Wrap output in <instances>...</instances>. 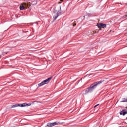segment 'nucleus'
Returning a JSON list of instances; mask_svg holds the SVG:
<instances>
[{
  "label": "nucleus",
  "mask_w": 127,
  "mask_h": 127,
  "mask_svg": "<svg viewBox=\"0 0 127 127\" xmlns=\"http://www.w3.org/2000/svg\"><path fill=\"white\" fill-rule=\"evenodd\" d=\"M31 6L30 3L26 4V3H23L20 6V10H23L25 8H29Z\"/></svg>",
  "instance_id": "nucleus-3"
},
{
  "label": "nucleus",
  "mask_w": 127,
  "mask_h": 127,
  "mask_svg": "<svg viewBox=\"0 0 127 127\" xmlns=\"http://www.w3.org/2000/svg\"><path fill=\"white\" fill-rule=\"evenodd\" d=\"M97 26L99 28H105L106 27L107 25L103 23L97 24Z\"/></svg>",
  "instance_id": "nucleus-6"
},
{
  "label": "nucleus",
  "mask_w": 127,
  "mask_h": 127,
  "mask_svg": "<svg viewBox=\"0 0 127 127\" xmlns=\"http://www.w3.org/2000/svg\"><path fill=\"white\" fill-rule=\"evenodd\" d=\"M26 106H31V104L23 103V104H21V107H25Z\"/></svg>",
  "instance_id": "nucleus-9"
},
{
  "label": "nucleus",
  "mask_w": 127,
  "mask_h": 127,
  "mask_svg": "<svg viewBox=\"0 0 127 127\" xmlns=\"http://www.w3.org/2000/svg\"><path fill=\"white\" fill-rule=\"evenodd\" d=\"M61 1H63V0H61Z\"/></svg>",
  "instance_id": "nucleus-15"
},
{
  "label": "nucleus",
  "mask_w": 127,
  "mask_h": 127,
  "mask_svg": "<svg viewBox=\"0 0 127 127\" xmlns=\"http://www.w3.org/2000/svg\"><path fill=\"white\" fill-rule=\"evenodd\" d=\"M102 82H103V81H100L96 82L93 84H91L90 86L88 88L90 93H91V92H93V91H94V90H95V89L97 88V86H98V85H100V84H102Z\"/></svg>",
  "instance_id": "nucleus-2"
},
{
  "label": "nucleus",
  "mask_w": 127,
  "mask_h": 127,
  "mask_svg": "<svg viewBox=\"0 0 127 127\" xmlns=\"http://www.w3.org/2000/svg\"><path fill=\"white\" fill-rule=\"evenodd\" d=\"M37 4V0H33L31 1V4L33 5H35V4Z\"/></svg>",
  "instance_id": "nucleus-8"
},
{
  "label": "nucleus",
  "mask_w": 127,
  "mask_h": 127,
  "mask_svg": "<svg viewBox=\"0 0 127 127\" xmlns=\"http://www.w3.org/2000/svg\"><path fill=\"white\" fill-rule=\"evenodd\" d=\"M88 93H90V90L88 88L85 90V94H88Z\"/></svg>",
  "instance_id": "nucleus-12"
},
{
  "label": "nucleus",
  "mask_w": 127,
  "mask_h": 127,
  "mask_svg": "<svg viewBox=\"0 0 127 127\" xmlns=\"http://www.w3.org/2000/svg\"><path fill=\"white\" fill-rule=\"evenodd\" d=\"M121 102H127V98H122V101Z\"/></svg>",
  "instance_id": "nucleus-11"
},
{
  "label": "nucleus",
  "mask_w": 127,
  "mask_h": 127,
  "mask_svg": "<svg viewBox=\"0 0 127 127\" xmlns=\"http://www.w3.org/2000/svg\"><path fill=\"white\" fill-rule=\"evenodd\" d=\"M16 107H21V104H17L12 106V108H16Z\"/></svg>",
  "instance_id": "nucleus-10"
},
{
  "label": "nucleus",
  "mask_w": 127,
  "mask_h": 127,
  "mask_svg": "<svg viewBox=\"0 0 127 127\" xmlns=\"http://www.w3.org/2000/svg\"><path fill=\"white\" fill-rule=\"evenodd\" d=\"M125 16L127 17V15H126Z\"/></svg>",
  "instance_id": "nucleus-16"
},
{
  "label": "nucleus",
  "mask_w": 127,
  "mask_h": 127,
  "mask_svg": "<svg viewBox=\"0 0 127 127\" xmlns=\"http://www.w3.org/2000/svg\"><path fill=\"white\" fill-rule=\"evenodd\" d=\"M51 79H52V77L48 78V79L43 81L41 83L38 84L39 87H41V86H43V85H46V84H48L50 81H51Z\"/></svg>",
  "instance_id": "nucleus-4"
},
{
  "label": "nucleus",
  "mask_w": 127,
  "mask_h": 127,
  "mask_svg": "<svg viewBox=\"0 0 127 127\" xmlns=\"http://www.w3.org/2000/svg\"><path fill=\"white\" fill-rule=\"evenodd\" d=\"M126 114H127V111H126V109H123L120 112V115H123V116H125Z\"/></svg>",
  "instance_id": "nucleus-7"
},
{
  "label": "nucleus",
  "mask_w": 127,
  "mask_h": 127,
  "mask_svg": "<svg viewBox=\"0 0 127 127\" xmlns=\"http://www.w3.org/2000/svg\"><path fill=\"white\" fill-rule=\"evenodd\" d=\"M61 14V6H59L55 8L54 10V20H56L59 15Z\"/></svg>",
  "instance_id": "nucleus-1"
},
{
  "label": "nucleus",
  "mask_w": 127,
  "mask_h": 127,
  "mask_svg": "<svg viewBox=\"0 0 127 127\" xmlns=\"http://www.w3.org/2000/svg\"><path fill=\"white\" fill-rule=\"evenodd\" d=\"M99 105H100V104H97V105H95V106H94V108H96V107H98V106H99Z\"/></svg>",
  "instance_id": "nucleus-13"
},
{
  "label": "nucleus",
  "mask_w": 127,
  "mask_h": 127,
  "mask_svg": "<svg viewBox=\"0 0 127 127\" xmlns=\"http://www.w3.org/2000/svg\"><path fill=\"white\" fill-rule=\"evenodd\" d=\"M59 124L58 122H55L53 123H48L47 125L48 127H53L54 126H56Z\"/></svg>",
  "instance_id": "nucleus-5"
},
{
  "label": "nucleus",
  "mask_w": 127,
  "mask_h": 127,
  "mask_svg": "<svg viewBox=\"0 0 127 127\" xmlns=\"http://www.w3.org/2000/svg\"><path fill=\"white\" fill-rule=\"evenodd\" d=\"M76 23H74V24H73V26H76Z\"/></svg>",
  "instance_id": "nucleus-14"
}]
</instances>
